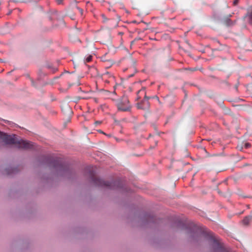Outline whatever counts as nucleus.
<instances>
[{
    "label": "nucleus",
    "mask_w": 252,
    "mask_h": 252,
    "mask_svg": "<svg viewBox=\"0 0 252 252\" xmlns=\"http://www.w3.org/2000/svg\"><path fill=\"white\" fill-rule=\"evenodd\" d=\"M150 97L144 98L141 102L137 103V107L138 109H143L144 110H148L150 108V105L148 101Z\"/></svg>",
    "instance_id": "5"
},
{
    "label": "nucleus",
    "mask_w": 252,
    "mask_h": 252,
    "mask_svg": "<svg viewBox=\"0 0 252 252\" xmlns=\"http://www.w3.org/2000/svg\"><path fill=\"white\" fill-rule=\"evenodd\" d=\"M77 9L79 11V12H80V14H81V15H82V14H83V9H81V8H79V7H77Z\"/></svg>",
    "instance_id": "15"
},
{
    "label": "nucleus",
    "mask_w": 252,
    "mask_h": 252,
    "mask_svg": "<svg viewBox=\"0 0 252 252\" xmlns=\"http://www.w3.org/2000/svg\"><path fill=\"white\" fill-rule=\"evenodd\" d=\"M252 220V216H247L242 220V223L245 225H247L249 224L251 220Z\"/></svg>",
    "instance_id": "9"
},
{
    "label": "nucleus",
    "mask_w": 252,
    "mask_h": 252,
    "mask_svg": "<svg viewBox=\"0 0 252 252\" xmlns=\"http://www.w3.org/2000/svg\"><path fill=\"white\" fill-rule=\"evenodd\" d=\"M64 108L66 110H67L68 112L69 113H71V108H70V107L66 105L64 106Z\"/></svg>",
    "instance_id": "12"
},
{
    "label": "nucleus",
    "mask_w": 252,
    "mask_h": 252,
    "mask_svg": "<svg viewBox=\"0 0 252 252\" xmlns=\"http://www.w3.org/2000/svg\"><path fill=\"white\" fill-rule=\"evenodd\" d=\"M56 1L58 4H61L63 0H56Z\"/></svg>",
    "instance_id": "16"
},
{
    "label": "nucleus",
    "mask_w": 252,
    "mask_h": 252,
    "mask_svg": "<svg viewBox=\"0 0 252 252\" xmlns=\"http://www.w3.org/2000/svg\"><path fill=\"white\" fill-rule=\"evenodd\" d=\"M117 106L118 109L121 111H128L131 109V105L126 96H123L121 99H119Z\"/></svg>",
    "instance_id": "3"
},
{
    "label": "nucleus",
    "mask_w": 252,
    "mask_h": 252,
    "mask_svg": "<svg viewBox=\"0 0 252 252\" xmlns=\"http://www.w3.org/2000/svg\"><path fill=\"white\" fill-rule=\"evenodd\" d=\"M92 60V56L90 55L86 59V63H89Z\"/></svg>",
    "instance_id": "11"
},
{
    "label": "nucleus",
    "mask_w": 252,
    "mask_h": 252,
    "mask_svg": "<svg viewBox=\"0 0 252 252\" xmlns=\"http://www.w3.org/2000/svg\"><path fill=\"white\" fill-rule=\"evenodd\" d=\"M106 75H108V73H107V74H104V76H105Z\"/></svg>",
    "instance_id": "21"
},
{
    "label": "nucleus",
    "mask_w": 252,
    "mask_h": 252,
    "mask_svg": "<svg viewBox=\"0 0 252 252\" xmlns=\"http://www.w3.org/2000/svg\"><path fill=\"white\" fill-rule=\"evenodd\" d=\"M52 165L54 167L58 170H61L64 169L63 164L58 159L55 160Z\"/></svg>",
    "instance_id": "7"
},
{
    "label": "nucleus",
    "mask_w": 252,
    "mask_h": 252,
    "mask_svg": "<svg viewBox=\"0 0 252 252\" xmlns=\"http://www.w3.org/2000/svg\"><path fill=\"white\" fill-rule=\"evenodd\" d=\"M155 97L158 99V100H159V98H158V97H157V96H155Z\"/></svg>",
    "instance_id": "20"
},
{
    "label": "nucleus",
    "mask_w": 252,
    "mask_h": 252,
    "mask_svg": "<svg viewBox=\"0 0 252 252\" xmlns=\"http://www.w3.org/2000/svg\"><path fill=\"white\" fill-rule=\"evenodd\" d=\"M133 75H134V73L129 75L128 77H131L133 76Z\"/></svg>",
    "instance_id": "18"
},
{
    "label": "nucleus",
    "mask_w": 252,
    "mask_h": 252,
    "mask_svg": "<svg viewBox=\"0 0 252 252\" xmlns=\"http://www.w3.org/2000/svg\"><path fill=\"white\" fill-rule=\"evenodd\" d=\"M137 99L141 98L142 96H144V98H147L148 97L146 95L145 88H142L141 90H139L137 92Z\"/></svg>",
    "instance_id": "8"
},
{
    "label": "nucleus",
    "mask_w": 252,
    "mask_h": 252,
    "mask_svg": "<svg viewBox=\"0 0 252 252\" xmlns=\"http://www.w3.org/2000/svg\"><path fill=\"white\" fill-rule=\"evenodd\" d=\"M101 123V122L100 121H96L95 122V125H99Z\"/></svg>",
    "instance_id": "17"
},
{
    "label": "nucleus",
    "mask_w": 252,
    "mask_h": 252,
    "mask_svg": "<svg viewBox=\"0 0 252 252\" xmlns=\"http://www.w3.org/2000/svg\"><path fill=\"white\" fill-rule=\"evenodd\" d=\"M15 170V169L12 168H9L8 169H5L6 174L7 175H9L11 173H13L14 172Z\"/></svg>",
    "instance_id": "10"
},
{
    "label": "nucleus",
    "mask_w": 252,
    "mask_h": 252,
    "mask_svg": "<svg viewBox=\"0 0 252 252\" xmlns=\"http://www.w3.org/2000/svg\"><path fill=\"white\" fill-rule=\"evenodd\" d=\"M250 22L252 23V11L249 15Z\"/></svg>",
    "instance_id": "13"
},
{
    "label": "nucleus",
    "mask_w": 252,
    "mask_h": 252,
    "mask_svg": "<svg viewBox=\"0 0 252 252\" xmlns=\"http://www.w3.org/2000/svg\"><path fill=\"white\" fill-rule=\"evenodd\" d=\"M231 16L224 17L221 20V23L226 26H231L234 24V23L230 19Z\"/></svg>",
    "instance_id": "6"
},
{
    "label": "nucleus",
    "mask_w": 252,
    "mask_h": 252,
    "mask_svg": "<svg viewBox=\"0 0 252 252\" xmlns=\"http://www.w3.org/2000/svg\"><path fill=\"white\" fill-rule=\"evenodd\" d=\"M250 147H251V144H250L249 143H246L245 144V147L246 148H247H247H250Z\"/></svg>",
    "instance_id": "14"
},
{
    "label": "nucleus",
    "mask_w": 252,
    "mask_h": 252,
    "mask_svg": "<svg viewBox=\"0 0 252 252\" xmlns=\"http://www.w3.org/2000/svg\"><path fill=\"white\" fill-rule=\"evenodd\" d=\"M89 174L92 181L97 186L101 187H106L110 189H115L114 186L119 184L118 182L110 183L108 181H105L95 176V173L93 170V167H89Z\"/></svg>",
    "instance_id": "2"
},
{
    "label": "nucleus",
    "mask_w": 252,
    "mask_h": 252,
    "mask_svg": "<svg viewBox=\"0 0 252 252\" xmlns=\"http://www.w3.org/2000/svg\"><path fill=\"white\" fill-rule=\"evenodd\" d=\"M208 241L209 243L212 245V248L214 252H224V249L222 244L215 238V237L213 236L212 233H211L209 234Z\"/></svg>",
    "instance_id": "4"
},
{
    "label": "nucleus",
    "mask_w": 252,
    "mask_h": 252,
    "mask_svg": "<svg viewBox=\"0 0 252 252\" xmlns=\"http://www.w3.org/2000/svg\"><path fill=\"white\" fill-rule=\"evenodd\" d=\"M0 138L2 139L5 144L14 145L18 148L28 149L33 147L31 142L20 139L16 135H8L0 132Z\"/></svg>",
    "instance_id": "1"
},
{
    "label": "nucleus",
    "mask_w": 252,
    "mask_h": 252,
    "mask_svg": "<svg viewBox=\"0 0 252 252\" xmlns=\"http://www.w3.org/2000/svg\"><path fill=\"white\" fill-rule=\"evenodd\" d=\"M237 2H238V0H235L234 2L235 4H236Z\"/></svg>",
    "instance_id": "19"
}]
</instances>
